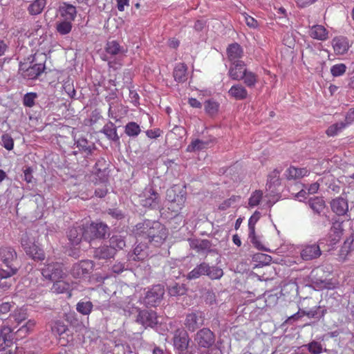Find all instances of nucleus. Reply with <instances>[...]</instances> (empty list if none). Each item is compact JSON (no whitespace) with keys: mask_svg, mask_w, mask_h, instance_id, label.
I'll return each instance as SVG.
<instances>
[{"mask_svg":"<svg viewBox=\"0 0 354 354\" xmlns=\"http://www.w3.org/2000/svg\"><path fill=\"white\" fill-rule=\"evenodd\" d=\"M353 121H354V109H350L346 115V127L350 124Z\"/></svg>","mask_w":354,"mask_h":354,"instance_id":"64","label":"nucleus"},{"mask_svg":"<svg viewBox=\"0 0 354 354\" xmlns=\"http://www.w3.org/2000/svg\"><path fill=\"white\" fill-rule=\"evenodd\" d=\"M330 207L333 212L337 215H344L348 209L347 201L342 198L333 199L330 203Z\"/></svg>","mask_w":354,"mask_h":354,"instance_id":"23","label":"nucleus"},{"mask_svg":"<svg viewBox=\"0 0 354 354\" xmlns=\"http://www.w3.org/2000/svg\"><path fill=\"white\" fill-rule=\"evenodd\" d=\"M43 277L50 281L63 279L66 274L64 272L62 264L48 260L47 263L41 269Z\"/></svg>","mask_w":354,"mask_h":354,"instance_id":"5","label":"nucleus"},{"mask_svg":"<svg viewBox=\"0 0 354 354\" xmlns=\"http://www.w3.org/2000/svg\"><path fill=\"white\" fill-rule=\"evenodd\" d=\"M346 127V124L343 122L332 124L326 130V134L328 136H335Z\"/></svg>","mask_w":354,"mask_h":354,"instance_id":"42","label":"nucleus"},{"mask_svg":"<svg viewBox=\"0 0 354 354\" xmlns=\"http://www.w3.org/2000/svg\"><path fill=\"white\" fill-rule=\"evenodd\" d=\"M165 293L164 288L161 285H156L148 289L144 297L140 298V303L147 307H153L160 304Z\"/></svg>","mask_w":354,"mask_h":354,"instance_id":"4","label":"nucleus"},{"mask_svg":"<svg viewBox=\"0 0 354 354\" xmlns=\"http://www.w3.org/2000/svg\"><path fill=\"white\" fill-rule=\"evenodd\" d=\"M108 165L104 159L99 160L95 164V169L97 171V176L101 177L100 175L101 173L106 171L108 169Z\"/></svg>","mask_w":354,"mask_h":354,"instance_id":"58","label":"nucleus"},{"mask_svg":"<svg viewBox=\"0 0 354 354\" xmlns=\"http://www.w3.org/2000/svg\"><path fill=\"white\" fill-rule=\"evenodd\" d=\"M208 269V264L206 263H202L194 268L187 274L189 279H195L199 278L202 275L206 274Z\"/></svg>","mask_w":354,"mask_h":354,"instance_id":"30","label":"nucleus"},{"mask_svg":"<svg viewBox=\"0 0 354 354\" xmlns=\"http://www.w3.org/2000/svg\"><path fill=\"white\" fill-rule=\"evenodd\" d=\"M10 318H13L15 322L18 324H21L28 318L26 309L24 308L16 309L12 314L10 315Z\"/></svg>","mask_w":354,"mask_h":354,"instance_id":"38","label":"nucleus"},{"mask_svg":"<svg viewBox=\"0 0 354 354\" xmlns=\"http://www.w3.org/2000/svg\"><path fill=\"white\" fill-rule=\"evenodd\" d=\"M189 341L188 333L184 329L178 328L174 332L173 344L174 349L179 353H183L187 349Z\"/></svg>","mask_w":354,"mask_h":354,"instance_id":"8","label":"nucleus"},{"mask_svg":"<svg viewBox=\"0 0 354 354\" xmlns=\"http://www.w3.org/2000/svg\"><path fill=\"white\" fill-rule=\"evenodd\" d=\"M93 305L90 301H80L76 305V310L84 315H89L93 309Z\"/></svg>","mask_w":354,"mask_h":354,"instance_id":"36","label":"nucleus"},{"mask_svg":"<svg viewBox=\"0 0 354 354\" xmlns=\"http://www.w3.org/2000/svg\"><path fill=\"white\" fill-rule=\"evenodd\" d=\"M249 239L253 245L259 250L267 251V249L262 244L260 238L256 235L255 230H253V233L252 231H249Z\"/></svg>","mask_w":354,"mask_h":354,"instance_id":"48","label":"nucleus"},{"mask_svg":"<svg viewBox=\"0 0 354 354\" xmlns=\"http://www.w3.org/2000/svg\"><path fill=\"white\" fill-rule=\"evenodd\" d=\"M261 213L259 211H255L248 220V230L252 231L255 230V225L261 218Z\"/></svg>","mask_w":354,"mask_h":354,"instance_id":"54","label":"nucleus"},{"mask_svg":"<svg viewBox=\"0 0 354 354\" xmlns=\"http://www.w3.org/2000/svg\"><path fill=\"white\" fill-rule=\"evenodd\" d=\"M17 252L14 248L10 246H4L0 248V261L7 267L6 270L17 268L14 263L17 261Z\"/></svg>","mask_w":354,"mask_h":354,"instance_id":"10","label":"nucleus"},{"mask_svg":"<svg viewBox=\"0 0 354 354\" xmlns=\"http://www.w3.org/2000/svg\"><path fill=\"white\" fill-rule=\"evenodd\" d=\"M136 245L133 249V254L131 255V259L133 261L144 260L148 256L147 247L146 243H142V241Z\"/></svg>","mask_w":354,"mask_h":354,"instance_id":"27","label":"nucleus"},{"mask_svg":"<svg viewBox=\"0 0 354 354\" xmlns=\"http://www.w3.org/2000/svg\"><path fill=\"white\" fill-rule=\"evenodd\" d=\"M36 326V322L34 319L28 320L24 325L20 327L16 332L17 335L22 338L31 333Z\"/></svg>","mask_w":354,"mask_h":354,"instance_id":"33","label":"nucleus"},{"mask_svg":"<svg viewBox=\"0 0 354 354\" xmlns=\"http://www.w3.org/2000/svg\"><path fill=\"white\" fill-rule=\"evenodd\" d=\"M310 207L315 213L320 214L325 208V203L322 198L315 197L308 201Z\"/></svg>","mask_w":354,"mask_h":354,"instance_id":"34","label":"nucleus"},{"mask_svg":"<svg viewBox=\"0 0 354 354\" xmlns=\"http://www.w3.org/2000/svg\"><path fill=\"white\" fill-rule=\"evenodd\" d=\"M95 254L99 259H107L111 257V252L108 245H104L97 248Z\"/></svg>","mask_w":354,"mask_h":354,"instance_id":"51","label":"nucleus"},{"mask_svg":"<svg viewBox=\"0 0 354 354\" xmlns=\"http://www.w3.org/2000/svg\"><path fill=\"white\" fill-rule=\"evenodd\" d=\"M243 82L245 85L248 87H253L257 82V75L250 71L245 69V73H244Z\"/></svg>","mask_w":354,"mask_h":354,"instance_id":"41","label":"nucleus"},{"mask_svg":"<svg viewBox=\"0 0 354 354\" xmlns=\"http://www.w3.org/2000/svg\"><path fill=\"white\" fill-rule=\"evenodd\" d=\"M206 275L211 279H219L223 275V271L221 268L217 266H209L208 265L207 272Z\"/></svg>","mask_w":354,"mask_h":354,"instance_id":"43","label":"nucleus"},{"mask_svg":"<svg viewBox=\"0 0 354 354\" xmlns=\"http://www.w3.org/2000/svg\"><path fill=\"white\" fill-rule=\"evenodd\" d=\"M194 341L199 347L209 348L214 344L215 337L209 328H203L196 333Z\"/></svg>","mask_w":354,"mask_h":354,"instance_id":"7","label":"nucleus"},{"mask_svg":"<svg viewBox=\"0 0 354 354\" xmlns=\"http://www.w3.org/2000/svg\"><path fill=\"white\" fill-rule=\"evenodd\" d=\"M310 174V171L306 167H296L290 166L286 171V176L288 179H298L304 176H308Z\"/></svg>","mask_w":354,"mask_h":354,"instance_id":"21","label":"nucleus"},{"mask_svg":"<svg viewBox=\"0 0 354 354\" xmlns=\"http://www.w3.org/2000/svg\"><path fill=\"white\" fill-rule=\"evenodd\" d=\"M59 12L64 20L73 21L77 15L76 8L66 2H62L59 6Z\"/></svg>","mask_w":354,"mask_h":354,"instance_id":"15","label":"nucleus"},{"mask_svg":"<svg viewBox=\"0 0 354 354\" xmlns=\"http://www.w3.org/2000/svg\"><path fill=\"white\" fill-rule=\"evenodd\" d=\"M37 97L36 93H28L23 99V103L25 106L32 107L35 105V101Z\"/></svg>","mask_w":354,"mask_h":354,"instance_id":"52","label":"nucleus"},{"mask_svg":"<svg viewBox=\"0 0 354 354\" xmlns=\"http://www.w3.org/2000/svg\"><path fill=\"white\" fill-rule=\"evenodd\" d=\"M109 231V227L102 223H91L85 228L72 227L68 232V240L72 245H78L82 239L91 241L94 239L104 238Z\"/></svg>","mask_w":354,"mask_h":354,"instance_id":"2","label":"nucleus"},{"mask_svg":"<svg viewBox=\"0 0 354 354\" xmlns=\"http://www.w3.org/2000/svg\"><path fill=\"white\" fill-rule=\"evenodd\" d=\"M208 142L199 139L193 140L187 147V151L194 152L203 150L207 147Z\"/></svg>","mask_w":354,"mask_h":354,"instance_id":"35","label":"nucleus"},{"mask_svg":"<svg viewBox=\"0 0 354 354\" xmlns=\"http://www.w3.org/2000/svg\"><path fill=\"white\" fill-rule=\"evenodd\" d=\"M45 66L42 64H35L27 66L26 64H21L19 66V73L26 79H37L44 71Z\"/></svg>","mask_w":354,"mask_h":354,"instance_id":"9","label":"nucleus"},{"mask_svg":"<svg viewBox=\"0 0 354 354\" xmlns=\"http://www.w3.org/2000/svg\"><path fill=\"white\" fill-rule=\"evenodd\" d=\"M166 197L169 202L168 209L174 215H178L186 201L185 192L181 190L177 194L176 187H172L167 189Z\"/></svg>","mask_w":354,"mask_h":354,"instance_id":"3","label":"nucleus"},{"mask_svg":"<svg viewBox=\"0 0 354 354\" xmlns=\"http://www.w3.org/2000/svg\"><path fill=\"white\" fill-rule=\"evenodd\" d=\"M137 322L145 326L153 327L158 323L156 313L153 310L140 311Z\"/></svg>","mask_w":354,"mask_h":354,"instance_id":"13","label":"nucleus"},{"mask_svg":"<svg viewBox=\"0 0 354 354\" xmlns=\"http://www.w3.org/2000/svg\"><path fill=\"white\" fill-rule=\"evenodd\" d=\"M17 268H12L10 270H5L0 268V288L3 289L8 288L12 283L10 277L16 274Z\"/></svg>","mask_w":354,"mask_h":354,"instance_id":"22","label":"nucleus"},{"mask_svg":"<svg viewBox=\"0 0 354 354\" xmlns=\"http://www.w3.org/2000/svg\"><path fill=\"white\" fill-rule=\"evenodd\" d=\"M133 233L138 241L147 240L155 246L163 243L167 236V229L160 222L145 221L138 223L133 229Z\"/></svg>","mask_w":354,"mask_h":354,"instance_id":"1","label":"nucleus"},{"mask_svg":"<svg viewBox=\"0 0 354 354\" xmlns=\"http://www.w3.org/2000/svg\"><path fill=\"white\" fill-rule=\"evenodd\" d=\"M93 268L91 261H81L73 265L71 273L73 277L80 279L89 274Z\"/></svg>","mask_w":354,"mask_h":354,"instance_id":"11","label":"nucleus"},{"mask_svg":"<svg viewBox=\"0 0 354 354\" xmlns=\"http://www.w3.org/2000/svg\"><path fill=\"white\" fill-rule=\"evenodd\" d=\"M145 198L141 200V204L144 207L155 208L158 205V194L151 188H146Z\"/></svg>","mask_w":354,"mask_h":354,"instance_id":"20","label":"nucleus"},{"mask_svg":"<svg viewBox=\"0 0 354 354\" xmlns=\"http://www.w3.org/2000/svg\"><path fill=\"white\" fill-rule=\"evenodd\" d=\"M339 228H340V224L335 223L333 225V226L331 229V232H333L335 234V237L333 239V243H335L336 242H337L340 239V236L342 235V231L339 230Z\"/></svg>","mask_w":354,"mask_h":354,"instance_id":"60","label":"nucleus"},{"mask_svg":"<svg viewBox=\"0 0 354 354\" xmlns=\"http://www.w3.org/2000/svg\"><path fill=\"white\" fill-rule=\"evenodd\" d=\"M46 5V0H35L28 6V10L31 15L40 14Z\"/></svg>","mask_w":354,"mask_h":354,"instance_id":"32","label":"nucleus"},{"mask_svg":"<svg viewBox=\"0 0 354 354\" xmlns=\"http://www.w3.org/2000/svg\"><path fill=\"white\" fill-rule=\"evenodd\" d=\"M243 53L242 48L237 43L230 44L227 48V57L232 64L243 62L240 60L243 56Z\"/></svg>","mask_w":354,"mask_h":354,"instance_id":"16","label":"nucleus"},{"mask_svg":"<svg viewBox=\"0 0 354 354\" xmlns=\"http://www.w3.org/2000/svg\"><path fill=\"white\" fill-rule=\"evenodd\" d=\"M185 290H186L183 285H180L178 283L170 286L168 288L169 294L172 297L183 295L185 293Z\"/></svg>","mask_w":354,"mask_h":354,"instance_id":"47","label":"nucleus"},{"mask_svg":"<svg viewBox=\"0 0 354 354\" xmlns=\"http://www.w3.org/2000/svg\"><path fill=\"white\" fill-rule=\"evenodd\" d=\"M117 2V8L120 11H124L125 7H128L129 6V0H116Z\"/></svg>","mask_w":354,"mask_h":354,"instance_id":"63","label":"nucleus"},{"mask_svg":"<svg viewBox=\"0 0 354 354\" xmlns=\"http://www.w3.org/2000/svg\"><path fill=\"white\" fill-rule=\"evenodd\" d=\"M11 309V304L5 302L0 304V319H3V316L6 315Z\"/></svg>","mask_w":354,"mask_h":354,"instance_id":"61","label":"nucleus"},{"mask_svg":"<svg viewBox=\"0 0 354 354\" xmlns=\"http://www.w3.org/2000/svg\"><path fill=\"white\" fill-rule=\"evenodd\" d=\"M243 17L248 26L252 28H256L258 27V22L254 18L246 13L243 14Z\"/></svg>","mask_w":354,"mask_h":354,"instance_id":"57","label":"nucleus"},{"mask_svg":"<svg viewBox=\"0 0 354 354\" xmlns=\"http://www.w3.org/2000/svg\"><path fill=\"white\" fill-rule=\"evenodd\" d=\"M204 322L205 313L201 310H195L187 314L184 325L188 330L194 332L201 327Z\"/></svg>","mask_w":354,"mask_h":354,"instance_id":"6","label":"nucleus"},{"mask_svg":"<svg viewBox=\"0 0 354 354\" xmlns=\"http://www.w3.org/2000/svg\"><path fill=\"white\" fill-rule=\"evenodd\" d=\"M307 346L310 354H321L324 351H326V349L323 348L321 343L315 340L307 344Z\"/></svg>","mask_w":354,"mask_h":354,"instance_id":"45","label":"nucleus"},{"mask_svg":"<svg viewBox=\"0 0 354 354\" xmlns=\"http://www.w3.org/2000/svg\"><path fill=\"white\" fill-rule=\"evenodd\" d=\"M140 131V126L134 122H129L125 126V133L130 137H136L138 136Z\"/></svg>","mask_w":354,"mask_h":354,"instance_id":"40","label":"nucleus"},{"mask_svg":"<svg viewBox=\"0 0 354 354\" xmlns=\"http://www.w3.org/2000/svg\"><path fill=\"white\" fill-rule=\"evenodd\" d=\"M112 62L114 59H118L117 64L120 66L122 58L126 55L127 48L125 46H121L118 43L112 41ZM114 66L112 65V68Z\"/></svg>","mask_w":354,"mask_h":354,"instance_id":"25","label":"nucleus"},{"mask_svg":"<svg viewBox=\"0 0 354 354\" xmlns=\"http://www.w3.org/2000/svg\"><path fill=\"white\" fill-rule=\"evenodd\" d=\"M279 174V170L274 169L269 174L267 183L269 189H271L272 186L276 187L280 184Z\"/></svg>","mask_w":354,"mask_h":354,"instance_id":"46","label":"nucleus"},{"mask_svg":"<svg viewBox=\"0 0 354 354\" xmlns=\"http://www.w3.org/2000/svg\"><path fill=\"white\" fill-rule=\"evenodd\" d=\"M322 252L318 244L306 245L300 250V258L304 261H309L320 257Z\"/></svg>","mask_w":354,"mask_h":354,"instance_id":"12","label":"nucleus"},{"mask_svg":"<svg viewBox=\"0 0 354 354\" xmlns=\"http://www.w3.org/2000/svg\"><path fill=\"white\" fill-rule=\"evenodd\" d=\"M2 145L7 150H12L14 147V141L10 136L8 134H3L1 136Z\"/></svg>","mask_w":354,"mask_h":354,"instance_id":"56","label":"nucleus"},{"mask_svg":"<svg viewBox=\"0 0 354 354\" xmlns=\"http://www.w3.org/2000/svg\"><path fill=\"white\" fill-rule=\"evenodd\" d=\"M332 44L334 51L337 55L345 54L350 47L348 39L344 37H337L334 38L333 39Z\"/></svg>","mask_w":354,"mask_h":354,"instance_id":"18","label":"nucleus"},{"mask_svg":"<svg viewBox=\"0 0 354 354\" xmlns=\"http://www.w3.org/2000/svg\"><path fill=\"white\" fill-rule=\"evenodd\" d=\"M12 344V331L9 326H3L0 330V351H3L6 347Z\"/></svg>","mask_w":354,"mask_h":354,"instance_id":"19","label":"nucleus"},{"mask_svg":"<svg viewBox=\"0 0 354 354\" xmlns=\"http://www.w3.org/2000/svg\"><path fill=\"white\" fill-rule=\"evenodd\" d=\"M263 198V192L261 190L253 192L248 199V208H254L259 205Z\"/></svg>","mask_w":354,"mask_h":354,"instance_id":"37","label":"nucleus"},{"mask_svg":"<svg viewBox=\"0 0 354 354\" xmlns=\"http://www.w3.org/2000/svg\"><path fill=\"white\" fill-rule=\"evenodd\" d=\"M53 281H54V283L51 290L53 292L57 294H62L68 292L71 290V285L69 283L62 280V279L53 280Z\"/></svg>","mask_w":354,"mask_h":354,"instance_id":"29","label":"nucleus"},{"mask_svg":"<svg viewBox=\"0 0 354 354\" xmlns=\"http://www.w3.org/2000/svg\"><path fill=\"white\" fill-rule=\"evenodd\" d=\"M23 248L26 254L33 259L42 260L44 259L43 251L35 243L32 244L30 247H28L27 243L24 241L23 243Z\"/></svg>","mask_w":354,"mask_h":354,"instance_id":"26","label":"nucleus"},{"mask_svg":"<svg viewBox=\"0 0 354 354\" xmlns=\"http://www.w3.org/2000/svg\"><path fill=\"white\" fill-rule=\"evenodd\" d=\"M346 66L344 64H337L330 68V73L333 77H339L346 72Z\"/></svg>","mask_w":354,"mask_h":354,"instance_id":"50","label":"nucleus"},{"mask_svg":"<svg viewBox=\"0 0 354 354\" xmlns=\"http://www.w3.org/2000/svg\"><path fill=\"white\" fill-rule=\"evenodd\" d=\"M254 259L257 261L260 265L261 266H267L269 265L272 261V257L263 253H259L254 256Z\"/></svg>","mask_w":354,"mask_h":354,"instance_id":"55","label":"nucleus"},{"mask_svg":"<svg viewBox=\"0 0 354 354\" xmlns=\"http://www.w3.org/2000/svg\"><path fill=\"white\" fill-rule=\"evenodd\" d=\"M189 245L198 252H205L210 250L211 243L208 240L189 239Z\"/></svg>","mask_w":354,"mask_h":354,"instance_id":"28","label":"nucleus"},{"mask_svg":"<svg viewBox=\"0 0 354 354\" xmlns=\"http://www.w3.org/2000/svg\"><path fill=\"white\" fill-rule=\"evenodd\" d=\"M160 130L159 129H150L146 131V135L149 138H157L160 136Z\"/></svg>","mask_w":354,"mask_h":354,"instance_id":"62","label":"nucleus"},{"mask_svg":"<svg viewBox=\"0 0 354 354\" xmlns=\"http://www.w3.org/2000/svg\"><path fill=\"white\" fill-rule=\"evenodd\" d=\"M245 69L246 68L244 62L232 64L229 68L228 75L234 80H241L243 79Z\"/></svg>","mask_w":354,"mask_h":354,"instance_id":"17","label":"nucleus"},{"mask_svg":"<svg viewBox=\"0 0 354 354\" xmlns=\"http://www.w3.org/2000/svg\"><path fill=\"white\" fill-rule=\"evenodd\" d=\"M27 243L28 247H30L32 244H34L35 241L34 237L31 236L28 232L24 233L21 239V244L23 247V243L24 242Z\"/></svg>","mask_w":354,"mask_h":354,"instance_id":"59","label":"nucleus"},{"mask_svg":"<svg viewBox=\"0 0 354 354\" xmlns=\"http://www.w3.org/2000/svg\"><path fill=\"white\" fill-rule=\"evenodd\" d=\"M230 97L236 100H243L248 97V91L240 84L233 85L228 91Z\"/></svg>","mask_w":354,"mask_h":354,"instance_id":"24","label":"nucleus"},{"mask_svg":"<svg viewBox=\"0 0 354 354\" xmlns=\"http://www.w3.org/2000/svg\"><path fill=\"white\" fill-rule=\"evenodd\" d=\"M72 21L68 20H64L60 22H57L56 25V30L60 35L68 34L72 29Z\"/></svg>","mask_w":354,"mask_h":354,"instance_id":"39","label":"nucleus"},{"mask_svg":"<svg viewBox=\"0 0 354 354\" xmlns=\"http://www.w3.org/2000/svg\"><path fill=\"white\" fill-rule=\"evenodd\" d=\"M52 332L55 335H61L64 334L66 330L67 326L61 321H56L52 326Z\"/></svg>","mask_w":354,"mask_h":354,"instance_id":"49","label":"nucleus"},{"mask_svg":"<svg viewBox=\"0 0 354 354\" xmlns=\"http://www.w3.org/2000/svg\"><path fill=\"white\" fill-rule=\"evenodd\" d=\"M125 246V241L122 235L112 236V248L122 249Z\"/></svg>","mask_w":354,"mask_h":354,"instance_id":"53","label":"nucleus"},{"mask_svg":"<svg viewBox=\"0 0 354 354\" xmlns=\"http://www.w3.org/2000/svg\"><path fill=\"white\" fill-rule=\"evenodd\" d=\"M187 66L185 64L179 63L178 64L174 71V77L176 82H183L187 80Z\"/></svg>","mask_w":354,"mask_h":354,"instance_id":"31","label":"nucleus"},{"mask_svg":"<svg viewBox=\"0 0 354 354\" xmlns=\"http://www.w3.org/2000/svg\"><path fill=\"white\" fill-rule=\"evenodd\" d=\"M308 33L313 39L319 41H326L329 38V31L322 25L311 26Z\"/></svg>","mask_w":354,"mask_h":354,"instance_id":"14","label":"nucleus"},{"mask_svg":"<svg viewBox=\"0 0 354 354\" xmlns=\"http://www.w3.org/2000/svg\"><path fill=\"white\" fill-rule=\"evenodd\" d=\"M219 104L214 100H207L204 104L205 112L209 115H214L218 110Z\"/></svg>","mask_w":354,"mask_h":354,"instance_id":"44","label":"nucleus"}]
</instances>
